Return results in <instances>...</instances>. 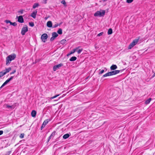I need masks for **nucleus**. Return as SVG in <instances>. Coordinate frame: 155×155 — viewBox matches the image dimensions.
I'll return each mask as SVG.
<instances>
[{
	"mask_svg": "<svg viewBox=\"0 0 155 155\" xmlns=\"http://www.w3.org/2000/svg\"><path fill=\"white\" fill-rule=\"evenodd\" d=\"M16 57V54H13L8 56L6 58V65H8L11 61L14 60Z\"/></svg>",
	"mask_w": 155,
	"mask_h": 155,
	"instance_id": "obj_1",
	"label": "nucleus"
},
{
	"mask_svg": "<svg viewBox=\"0 0 155 155\" xmlns=\"http://www.w3.org/2000/svg\"><path fill=\"white\" fill-rule=\"evenodd\" d=\"M105 13V11L104 10H101L97 11L94 15L95 16H103Z\"/></svg>",
	"mask_w": 155,
	"mask_h": 155,
	"instance_id": "obj_2",
	"label": "nucleus"
},
{
	"mask_svg": "<svg viewBox=\"0 0 155 155\" xmlns=\"http://www.w3.org/2000/svg\"><path fill=\"white\" fill-rule=\"evenodd\" d=\"M63 66V64L60 63L57 65L54 66L53 67V70L55 71L56 70L59 69L61 67Z\"/></svg>",
	"mask_w": 155,
	"mask_h": 155,
	"instance_id": "obj_3",
	"label": "nucleus"
},
{
	"mask_svg": "<svg viewBox=\"0 0 155 155\" xmlns=\"http://www.w3.org/2000/svg\"><path fill=\"white\" fill-rule=\"evenodd\" d=\"M48 37L46 33H44L42 35L41 38L43 41L44 42H46V40Z\"/></svg>",
	"mask_w": 155,
	"mask_h": 155,
	"instance_id": "obj_4",
	"label": "nucleus"
},
{
	"mask_svg": "<svg viewBox=\"0 0 155 155\" xmlns=\"http://www.w3.org/2000/svg\"><path fill=\"white\" fill-rule=\"evenodd\" d=\"M13 76H11L9 79L6 80L5 82L2 84L0 87V89H1L5 85H6L8 83L11 81L13 78Z\"/></svg>",
	"mask_w": 155,
	"mask_h": 155,
	"instance_id": "obj_5",
	"label": "nucleus"
},
{
	"mask_svg": "<svg viewBox=\"0 0 155 155\" xmlns=\"http://www.w3.org/2000/svg\"><path fill=\"white\" fill-rule=\"evenodd\" d=\"M28 31V27L26 26V27H24L22 29L21 31V34L22 35H25V33Z\"/></svg>",
	"mask_w": 155,
	"mask_h": 155,
	"instance_id": "obj_6",
	"label": "nucleus"
},
{
	"mask_svg": "<svg viewBox=\"0 0 155 155\" xmlns=\"http://www.w3.org/2000/svg\"><path fill=\"white\" fill-rule=\"evenodd\" d=\"M18 18V22L20 23H22L24 22V19L23 16L22 15L19 16H17Z\"/></svg>",
	"mask_w": 155,
	"mask_h": 155,
	"instance_id": "obj_7",
	"label": "nucleus"
},
{
	"mask_svg": "<svg viewBox=\"0 0 155 155\" xmlns=\"http://www.w3.org/2000/svg\"><path fill=\"white\" fill-rule=\"evenodd\" d=\"M37 11L33 12L32 13L31 15V16L33 18H36V15L37 14Z\"/></svg>",
	"mask_w": 155,
	"mask_h": 155,
	"instance_id": "obj_8",
	"label": "nucleus"
},
{
	"mask_svg": "<svg viewBox=\"0 0 155 155\" xmlns=\"http://www.w3.org/2000/svg\"><path fill=\"white\" fill-rule=\"evenodd\" d=\"M11 70V68H7L5 69V70L3 71L4 73H5V74L9 72Z\"/></svg>",
	"mask_w": 155,
	"mask_h": 155,
	"instance_id": "obj_9",
	"label": "nucleus"
},
{
	"mask_svg": "<svg viewBox=\"0 0 155 155\" xmlns=\"http://www.w3.org/2000/svg\"><path fill=\"white\" fill-rule=\"evenodd\" d=\"M47 26L49 28H51L52 27V23L51 21H49L47 23Z\"/></svg>",
	"mask_w": 155,
	"mask_h": 155,
	"instance_id": "obj_10",
	"label": "nucleus"
},
{
	"mask_svg": "<svg viewBox=\"0 0 155 155\" xmlns=\"http://www.w3.org/2000/svg\"><path fill=\"white\" fill-rule=\"evenodd\" d=\"M117 68V66L115 64L112 65L110 67L111 70H114Z\"/></svg>",
	"mask_w": 155,
	"mask_h": 155,
	"instance_id": "obj_11",
	"label": "nucleus"
},
{
	"mask_svg": "<svg viewBox=\"0 0 155 155\" xmlns=\"http://www.w3.org/2000/svg\"><path fill=\"white\" fill-rule=\"evenodd\" d=\"M31 115L33 117H35L36 114V112L35 110H33L31 112Z\"/></svg>",
	"mask_w": 155,
	"mask_h": 155,
	"instance_id": "obj_12",
	"label": "nucleus"
},
{
	"mask_svg": "<svg viewBox=\"0 0 155 155\" xmlns=\"http://www.w3.org/2000/svg\"><path fill=\"white\" fill-rule=\"evenodd\" d=\"M138 39H135L131 42L132 44L134 46L138 42Z\"/></svg>",
	"mask_w": 155,
	"mask_h": 155,
	"instance_id": "obj_13",
	"label": "nucleus"
},
{
	"mask_svg": "<svg viewBox=\"0 0 155 155\" xmlns=\"http://www.w3.org/2000/svg\"><path fill=\"white\" fill-rule=\"evenodd\" d=\"M138 39H135L131 42L132 44L134 46L138 42Z\"/></svg>",
	"mask_w": 155,
	"mask_h": 155,
	"instance_id": "obj_14",
	"label": "nucleus"
},
{
	"mask_svg": "<svg viewBox=\"0 0 155 155\" xmlns=\"http://www.w3.org/2000/svg\"><path fill=\"white\" fill-rule=\"evenodd\" d=\"M79 48V47L76 48L75 49H74L72 51L70 54H69V55L72 54L74 53L78 49V48Z\"/></svg>",
	"mask_w": 155,
	"mask_h": 155,
	"instance_id": "obj_15",
	"label": "nucleus"
},
{
	"mask_svg": "<svg viewBox=\"0 0 155 155\" xmlns=\"http://www.w3.org/2000/svg\"><path fill=\"white\" fill-rule=\"evenodd\" d=\"M70 135H69L68 134H64L63 137L64 139H66L68 138V137H69L70 136Z\"/></svg>",
	"mask_w": 155,
	"mask_h": 155,
	"instance_id": "obj_16",
	"label": "nucleus"
},
{
	"mask_svg": "<svg viewBox=\"0 0 155 155\" xmlns=\"http://www.w3.org/2000/svg\"><path fill=\"white\" fill-rule=\"evenodd\" d=\"M77 59V58L76 57L73 56L70 59V61H72L76 60Z\"/></svg>",
	"mask_w": 155,
	"mask_h": 155,
	"instance_id": "obj_17",
	"label": "nucleus"
},
{
	"mask_svg": "<svg viewBox=\"0 0 155 155\" xmlns=\"http://www.w3.org/2000/svg\"><path fill=\"white\" fill-rule=\"evenodd\" d=\"M111 76V74H110V72H109L106 73V74H104L103 76V77H107V76Z\"/></svg>",
	"mask_w": 155,
	"mask_h": 155,
	"instance_id": "obj_18",
	"label": "nucleus"
},
{
	"mask_svg": "<svg viewBox=\"0 0 155 155\" xmlns=\"http://www.w3.org/2000/svg\"><path fill=\"white\" fill-rule=\"evenodd\" d=\"M52 36L55 38H56L58 36V35L56 32H54L52 33Z\"/></svg>",
	"mask_w": 155,
	"mask_h": 155,
	"instance_id": "obj_19",
	"label": "nucleus"
},
{
	"mask_svg": "<svg viewBox=\"0 0 155 155\" xmlns=\"http://www.w3.org/2000/svg\"><path fill=\"white\" fill-rule=\"evenodd\" d=\"M151 100L152 99L151 98H149V99L146 101L145 102V104H148L150 103Z\"/></svg>",
	"mask_w": 155,
	"mask_h": 155,
	"instance_id": "obj_20",
	"label": "nucleus"
},
{
	"mask_svg": "<svg viewBox=\"0 0 155 155\" xmlns=\"http://www.w3.org/2000/svg\"><path fill=\"white\" fill-rule=\"evenodd\" d=\"M112 33V30L111 28H109L108 31L107 33L108 35H110Z\"/></svg>",
	"mask_w": 155,
	"mask_h": 155,
	"instance_id": "obj_21",
	"label": "nucleus"
},
{
	"mask_svg": "<svg viewBox=\"0 0 155 155\" xmlns=\"http://www.w3.org/2000/svg\"><path fill=\"white\" fill-rule=\"evenodd\" d=\"M38 5L39 4L38 3H35L34 4L33 6V8H36L37 7Z\"/></svg>",
	"mask_w": 155,
	"mask_h": 155,
	"instance_id": "obj_22",
	"label": "nucleus"
},
{
	"mask_svg": "<svg viewBox=\"0 0 155 155\" xmlns=\"http://www.w3.org/2000/svg\"><path fill=\"white\" fill-rule=\"evenodd\" d=\"M58 33L60 34L61 35L62 34V30L61 28H59L57 31Z\"/></svg>",
	"mask_w": 155,
	"mask_h": 155,
	"instance_id": "obj_23",
	"label": "nucleus"
},
{
	"mask_svg": "<svg viewBox=\"0 0 155 155\" xmlns=\"http://www.w3.org/2000/svg\"><path fill=\"white\" fill-rule=\"evenodd\" d=\"M134 45H133L132 44V43H131L130 44V45H129V46H128V49H131L134 46Z\"/></svg>",
	"mask_w": 155,
	"mask_h": 155,
	"instance_id": "obj_24",
	"label": "nucleus"
},
{
	"mask_svg": "<svg viewBox=\"0 0 155 155\" xmlns=\"http://www.w3.org/2000/svg\"><path fill=\"white\" fill-rule=\"evenodd\" d=\"M5 74V73H4L3 71L0 72V78L4 76Z\"/></svg>",
	"mask_w": 155,
	"mask_h": 155,
	"instance_id": "obj_25",
	"label": "nucleus"
},
{
	"mask_svg": "<svg viewBox=\"0 0 155 155\" xmlns=\"http://www.w3.org/2000/svg\"><path fill=\"white\" fill-rule=\"evenodd\" d=\"M61 3L63 4L64 6H66V4L65 0H62L61 2Z\"/></svg>",
	"mask_w": 155,
	"mask_h": 155,
	"instance_id": "obj_26",
	"label": "nucleus"
},
{
	"mask_svg": "<svg viewBox=\"0 0 155 155\" xmlns=\"http://www.w3.org/2000/svg\"><path fill=\"white\" fill-rule=\"evenodd\" d=\"M66 42V40L63 39L61 41V43L62 44H65Z\"/></svg>",
	"mask_w": 155,
	"mask_h": 155,
	"instance_id": "obj_27",
	"label": "nucleus"
},
{
	"mask_svg": "<svg viewBox=\"0 0 155 155\" xmlns=\"http://www.w3.org/2000/svg\"><path fill=\"white\" fill-rule=\"evenodd\" d=\"M10 25H12L14 26H15L17 25V24L16 22H11L10 23Z\"/></svg>",
	"mask_w": 155,
	"mask_h": 155,
	"instance_id": "obj_28",
	"label": "nucleus"
},
{
	"mask_svg": "<svg viewBox=\"0 0 155 155\" xmlns=\"http://www.w3.org/2000/svg\"><path fill=\"white\" fill-rule=\"evenodd\" d=\"M48 119H46L45 120L44 122L43 123V124H44L45 125H46L48 123Z\"/></svg>",
	"mask_w": 155,
	"mask_h": 155,
	"instance_id": "obj_29",
	"label": "nucleus"
},
{
	"mask_svg": "<svg viewBox=\"0 0 155 155\" xmlns=\"http://www.w3.org/2000/svg\"><path fill=\"white\" fill-rule=\"evenodd\" d=\"M29 25L30 26L33 27L34 26V24L33 22H31L29 23Z\"/></svg>",
	"mask_w": 155,
	"mask_h": 155,
	"instance_id": "obj_30",
	"label": "nucleus"
},
{
	"mask_svg": "<svg viewBox=\"0 0 155 155\" xmlns=\"http://www.w3.org/2000/svg\"><path fill=\"white\" fill-rule=\"evenodd\" d=\"M59 94H57V95H56L52 97H51L50 99H53L54 98L56 97H57L58 96H59Z\"/></svg>",
	"mask_w": 155,
	"mask_h": 155,
	"instance_id": "obj_31",
	"label": "nucleus"
},
{
	"mask_svg": "<svg viewBox=\"0 0 155 155\" xmlns=\"http://www.w3.org/2000/svg\"><path fill=\"white\" fill-rule=\"evenodd\" d=\"M5 107H6L7 108H12V106H10L8 105L7 104H6L5 105Z\"/></svg>",
	"mask_w": 155,
	"mask_h": 155,
	"instance_id": "obj_32",
	"label": "nucleus"
},
{
	"mask_svg": "<svg viewBox=\"0 0 155 155\" xmlns=\"http://www.w3.org/2000/svg\"><path fill=\"white\" fill-rule=\"evenodd\" d=\"M24 134H23V133L21 134L20 136V138H21V139L23 138L24 137Z\"/></svg>",
	"mask_w": 155,
	"mask_h": 155,
	"instance_id": "obj_33",
	"label": "nucleus"
},
{
	"mask_svg": "<svg viewBox=\"0 0 155 155\" xmlns=\"http://www.w3.org/2000/svg\"><path fill=\"white\" fill-rule=\"evenodd\" d=\"M110 72L111 76L114 75H115L114 71H110Z\"/></svg>",
	"mask_w": 155,
	"mask_h": 155,
	"instance_id": "obj_34",
	"label": "nucleus"
},
{
	"mask_svg": "<svg viewBox=\"0 0 155 155\" xmlns=\"http://www.w3.org/2000/svg\"><path fill=\"white\" fill-rule=\"evenodd\" d=\"M114 72H115V74H117L119 73L120 72V71L118 70H116L114 71Z\"/></svg>",
	"mask_w": 155,
	"mask_h": 155,
	"instance_id": "obj_35",
	"label": "nucleus"
},
{
	"mask_svg": "<svg viewBox=\"0 0 155 155\" xmlns=\"http://www.w3.org/2000/svg\"><path fill=\"white\" fill-rule=\"evenodd\" d=\"M133 0H127V2L128 3H131Z\"/></svg>",
	"mask_w": 155,
	"mask_h": 155,
	"instance_id": "obj_36",
	"label": "nucleus"
},
{
	"mask_svg": "<svg viewBox=\"0 0 155 155\" xmlns=\"http://www.w3.org/2000/svg\"><path fill=\"white\" fill-rule=\"evenodd\" d=\"M103 34H104V32H101V33H99V34H98L97 35V36H100L103 35Z\"/></svg>",
	"mask_w": 155,
	"mask_h": 155,
	"instance_id": "obj_37",
	"label": "nucleus"
},
{
	"mask_svg": "<svg viewBox=\"0 0 155 155\" xmlns=\"http://www.w3.org/2000/svg\"><path fill=\"white\" fill-rule=\"evenodd\" d=\"M82 50H83L82 49H79L77 51V52H78V54H79L81 53V52L82 51Z\"/></svg>",
	"mask_w": 155,
	"mask_h": 155,
	"instance_id": "obj_38",
	"label": "nucleus"
},
{
	"mask_svg": "<svg viewBox=\"0 0 155 155\" xmlns=\"http://www.w3.org/2000/svg\"><path fill=\"white\" fill-rule=\"evenodd\" d=\"M58 24H55V25H53V28H56L57 27H58Z\"/></svg>",
	"mask_w": 155,
	"mask_h": 155,
	"instance_id": "obj_39",
	"label": "nucleus"
},
{
	"mask_svg": "<svg viewBox=\"0 0 155 155\" xmlns=\"http://www.w3.org/2000/svg\"><path fill=\"white\" fill-rule=\"evenodd\" d=\"M45 126V125L43 123L42 126L41 127V130H42Z\"/></svg>",
	"mask_w": 155,
	"mask_h": 155,
	"instance_id": "obj_40",
	"label": "nucleus"
},
{
	"mask_svg": "<svg viewBox=\"0 0 155 155\" xmlns=\"http://www.w3.org/2000/svg\"><path fill=\"white\" fill-rule=\"evenodd\" d=\"M55 38L54 37H53V36H52V37L50 39V41H52L55 39Z\"/></svg>",
	"mask_w": 155,
	"mask_h": 155,
	"instance_id": "obj_41",
	"label": "nucleus"
},
{
	"mask_svg": "<svg viewBox=\"0 0 155 155\" xmlns=\"http://www.w3.org/2000/svg\"><path fill=\"white\" fill-rule=\"evenodd\" d=\"M5 21L7 23H10V22H11V21H10L8 20H6Z\"/></svg>",
	"mask_w": 155,
	"mask_h": 155,
	"instance_id": "obj_42",
	"label": "nucleus"
},
{
	"mask_svg": "<svg viewBox=\"0 0 155 155\" xmlns=\"http://www.w3.org/2000/svg\"><path fill=\"white\" fill-rule=\"evenodd\" d=\"M104 72V70H102L101 71L99 72V74H102Z\"/></svg>",
	"mask_w": 155,
	"mask_h": 155,
	"instance_id": "obj_43",
	"label": "nucleus"
},
{
	"mask_svg": "<svg viewBox=\"0 0 155 155\" xmlns=\"http://www.w3.org/2000/svg\"><path fill=\"white\" fill-rule=\"evenodd\" d=\"M23 10H21L18 11V12L20 13L21 14H22L23 13Z\"/></svg>",
	"mask_w": 155,
	"mask_h": 155,
	"instance_id": "obj_44",
	"label": "nucleus"
},
{
	"mask_svg": "<svg viewBox=\"0 0 155 155\" xmlns=\"http://www.w3.org/2000/svg\"><path fill=\"white\" fill-rule=\"evenodd\" d=\"M16 70H14L13 72L10 73V74H12L15 73L16 72Z\"/></svg>",
	"mask_w": 155,
	"mask_h": 155,
	"instance_id": "obj_45",
	"label": "nucleus"
},
{
	"mask_svg": "<svg viewBox=\"0 0 155 155\" xmlns=\"http://www.w3.org/2000/svg\"><path fill=\"white\" fill-rule=\"evenodd\" d=\"M3 132L2 130H0V135H2L3 134Z\"/></svg>",
	"mask_w": 155,
	"mask_h": 155,
	"instance_id": "obj_46",
	"label": "nucleus"
},
{
	"mask_svg": "<svg viewBox=\"0 0 155 155\" xmlns=\"http://www.w3.org/2000/svg\"><path fill=\"white\" fill-rule=\"evenodd\" d=\"M55 134V132L52 133L50 136L52 137V136H54Z\"/></svg>",
	"mask_w": 155,
	"mask_h": 155,
	"instance_id": "obj_47",
	"label": "nucleus"
},
{
	"mask_svg": "<svg viewBox=\"0 0 155 155\" xmlns=\"http://www.w3.org/2000/svg\"><path fill=\"white\" fill-rule=\"evenodd\" d=\"M51 136H50L48 138V142H49V141L51 139Z\"/></svg>",
	"mask_w": 155,
	"mask_h": 155,
	"instance_id": "obj_48",
	"label": "nucleus"
},
{
	"mask_svg": "<svg viewBox=\"0 0 155 155\" xmlns=\"http://www.w3.org/2000/svg\"><path fill=\"white\" fill-rule=\"evenodd\" d=\"M155 75V73H154V74H153V76H154Z\"/></svg>",
	"mask_w": 155,
	"mask_h": 155,
	"instance_id": "obj_49",
	"label": "nucleus"
},
{
	"mask_svg": "<svg viewBox=\"0 0 155 155\" xmlns=\"http://www.w3.org/2000/svg\"><path fill=\"white\" fill-rule=\"evenodd\" d=\"M154 41L155 42V40H154Z\"/></svg>",
	"mask_w": 155,
	"mask_h": 155,
	"instance_id": "obj_50",
	"label": "nucleus"
}]
</instances>
